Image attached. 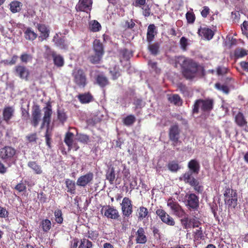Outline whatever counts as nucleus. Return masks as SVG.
<instances>
[{
	"mask_svg": "<svg viewBox=\"0 0 248 248\" xmlns=\"http://www.w3.org/2000/svg\"><path fill=\"white\" fill-rule=\"evenodd\" d=\"M178 59L181 62L182 75L186 79L192 80L202 69L198 62L191 58L180 57Z\"/></svg>",
	"mask_w": 248,
	"mask_h": 248,
	"instance_id": "obj_1",
	"label": "nucleus"
},
{
	"mask_svg": "<svg viewBox=\"0 0 248 248\" xmlns=\"http://www.w3.org/2000/svg\"><path fill=\"white\" fill-rule=\"evenodd\" d=\"M214 103V100L211 98L197 99L195 101L193 105L192 113L198 114L199 112L200 108L202 111L209 112L213 108Z\"/></svg>",
	"mask_w": 248,
	"mask_h": 248,
	"instance_id": "obj_2",
	"label": "nucleus"
},
{
	"mask_svg": "<svg viewBox=\"0 0 248 248\" xmlns=\"http://www.w3.org/2000/svg\"><path fill=\"white\" fill-rule=\"evenodd\" d=\"M72 76L73 81L78 88L84 89L87 85L88 81L86 74L81 68L73 70Z\"/></svg>",
	"mask_w": 248,
	"mask_h": 248,
	"instance_id": "obj_3",
	"label": "nucleus"
},
{
	"mask_svg": "<svg viewBox=\"0 0 248 248\" xmlns=\"http://www.w3.org/2000/svg\"><path fill=\"white\" fill-rule=\"evenodd\" d=\"M16 150L10 146H5L0 149V158L6 163L9 167L15 162L14 156Z\"/></svg>",
	"mask_w": 248,
	"mask_h": 248,
	"instance_id": "obj_4",
	"label": "nucleus"
},
{
	"mask_svg": "<svg viewBox=\"0 0 248 248\" xmlns=\"http://www.w3.org/2000/svg\"><path fill=\"white\" fill-rule=\"evenodd\" d=\"M224 202L229 207L235 208L237 205V193L235 190L227 187L224 193Z\"/></svg>",
	"mask_w": 248,
	"mask_h": 248,
	"instance_id": "obj_5",
	"label": "nucleus"
},
{
	"mask_svg": "<svg viewBox=\"0 0 248 248\" xmlns=\"http://www.w3.org/2000/svg\"><path fill=\"white\" fill-rule=\"evenodd\" d=\"M181 130L177 124L172 125L169 130V138L173 146H176L181 143L179 140Z\"/></svg>",
	"mask_w": 248,
	"mask_h": 248,
	"instance_id": "obj_6",
	"label": "nucleus"
},
{
	"mask_svg": "<svg viewBox=\"0 0 248 248\" xmlns=\"http://www.w3.org/2000/svg\"><path fill=\"white\" fill-rule=\"evenodd\" d=\"M181 223L184 229L199 228L202 224L199 218L194 216L189 218L186 215L184 218L180 219Z\"/></svg>",
	"mask_w": 248,
	"mask_h": 248,
	"instance_id": "obj_7",
	"label": "nucleus"
},
{
	"mask_svg": "<svg viewBox=\"0 0 248 248\" xmlns=\"http://www.w3.org/2000/svg\"><path fill=\"white\" fill-rule=\"evenodd\" d=\"M43 109L44 114L40 126V129H42L45 126H46V130H49L51 118L52 114V106L51 104L49 103L47 104L46 106Z\"/></svg>",
	"mask_w": 248,
	"mask_h": 248,
	"instance_id": "obj_8",
	"label": "nucleus"
},
{
	"mask_svg": "<svg viewBox=\"0 0 248 248\" xmlns=\"http://www.w3.org/2000/svg\"><path fill=\"white\" fill-rule=\"evenodd\" d=\"M186 205L190 210H197L199 207V197L194 193L186 194Z\"/></svg>",
	"mask_w": 248,
	"mask_h": 248,
	"instance_id": "obj_9",
	"label": "nucleus"
},
{
	"mask_svg": "<svg viewBox=\"0 0 248 248\" xmlns=\"http://www.w3.org/2000/svg\"><path fill=\"white\" fill-rule=\"evenodd\" d=\"M94 175L92 172L89 171L86 174L78 178L76 184L78 186L85 187L93 184Z\"/></svg>",
	"mask_w": 248,
	"mask_h": 248,
	"instance_id": "obj_10",
	"label": "nucleus"
},
{
	"mask_svg": "<svg viewBox=\"0 0 248 248\" xmlns=\"http://www.w3.org/2000/svg\"><path fill=\"white\" fill-rule=\"evenodd\" d=\"M123 216L129 217L133 212L132 201L129 198L124 197L121 204Z\"/></svg>",
	"mask_w": 248,
	"mask_h": 248,
	"instance_id": "obj_11",
	"label": "nucleus"
},
{
	"mask_svg": "<svg viewBox=\"0 0 248 248\" xmlns=\"http://www.w3.org/2000/svg\"><path fill=\"white\" fill-rule=\"evenodd\" d=\"M156 214L159 217L161 220L164 223L169 226H174L175 221L166 212L162 209H158L156 210Z\"/></svg>",
	"mask_w": 248,
	"mask_h": 248,
	"instance_id": "obj_12",
	"label": "nucleus"
},
{
	"mask_svg": "<svg viewBox=\"0 0 248 248\" xmlns=\"http://www.w3.org/2000/svg\"><path fill=\"white\" fill-rule=\"evenodd\" d=\"M41 110L39 106H33L31 111V118L30 120L31 125L34 127H36L41 120Z\"/></svg>",
	"mask_w": 248,
	"mask_h": 248,
	"instance_id": "obj_13",
	"label": "nucleus"
},
{
	"mask_svg": "<svg viewBox=\"0 0 248 248\" xmlns=\"http://www.w3.org/2000/svg\"><path fill=\"white\" fill-rule=\"evenodd\" d=\"M92 0H79L76 6V10L78 12L90 13L92 8Z\"/></svg>",
	"mask_w": 248,
	"mask_h": 248,
	"instance_id": "obj_14",
	"label": "nucleus"
},
{
	"mask_svg": "<svg viewBox=\"0 0 248 248\" xmlns=\"http://www.w3.org/2000/svg\"><path fill=\"white\" fill-rule=\"evenodd\" d=\"M15 75L19 77L21 79L28 80L30 75L29 69L25 66L22 65H17L15 67Z\"/></svg>",
	"mask_w": 248,
	"mask_h": 248,
	"instance_id": "obj_15",
	"label": "nucleus"
},
{
	"mask_svg": "<svg viewBox=\"0 0 248 248\" xmlns=\"http://www.w3.org/2000/svg\"><path fill=\"white\" fill-rule=\"evenodd\" d=\"M15 108L12 106L4 108L2 111V119L7 124H10L11 119L14 117Z\"/></svg>",
	"mask_w": 248,
	"mask_h": 248,
	"instance_id": "obj_16",
	"label": "nucleus"
},
{
	"mask_svg": "<svg viewBox=\"0 0 248 248\" xmlns=\"http://www.w3.org/2000/svg\"><path fill=\"white\" fill-rule=\"evenodd\" d=\"M136 216L138 221H141L144 220H148V218L150 217V214L147 208L141 206L137 210Z\"/></svg>",
	"mask_w": 248,
	"mask_h": 248,
	"instance_id": "obj_17",
	"label": "nucleus"
},
{
	"mask_svg": "<svg viewBox=\"0 0 248 248\" xmlns=\"http://www.w3.org/2000/svg\"><path fill=\"white\" fill-rule=\"evenodd\" d=\"M36 28L40 32L39 38L41 40H46L49 37L50 30L46 25L44 24L38 23Z\"/></svg>",
	"mask_w": 248,
	"mask_h": 248,
	"instance_id": "obj_18",
	"label": "nucleus"
},
{
	"mask_svg": "<svg viewBox=\"0 0 248 248\" xmlns=\"http://www.w3.org/2000/svg\"><path fill=\"white\" fill-rule=\"evenodd\" d=\"M104 216L108 218L118 219L120 217L119 212L113 207L108 206L105 210Z\"/></svg>",
	"mask_w": 248,
	"mask_h": 248,
	"instance_id": "obj_19",
	"label": "nucleus"
},
{
	"mask_svg": "<svg viewBox=\"0 0 248 248\" xmlns=\"http://www.w3.org/2000/svg\"><path fill=\"white\" fill-rule=\"evenodd\" d=\"M198 33L205 39L210 40L214 35V31L210 29L207 27H201L198 31Z\"/></svg>",
	"mask_w": 248,
	"mask_h": 248,
	"instance_id": "obj_20",
	"label": "nucleus"
},
{
	"mask_svg": "<svg viewBox=\"0 0 248 248\" xmlns=\"http://www.w3.org/2000/svg\"><path fill=\"white\" fill-rule=\"evenodd\" d=\"M136 242L137 244H144L147 242V236L144 230L140 227L136 232Z\"/></svg>",
	"mask_w": 248,
	"mask_h": 248,
	"instance_id": "obj_21",
	"label": "nucleus"
},
{
	"mask_svg": "<svg viewBox=\"0 0 248 248\" xmlns=\"http://www.w3.org/2000/svg\"><path fill=\"white\" fill-rule=\"evenodd\" d=\"M77 98L80 103L83 104H88L92 102L94 99L93 95L89 92L79 93L77 95Z\"/></svg>",
	"mask_w": 248,
	"mask_h": 248,
	"instance_id": "obj_22",
	"label": "nucleus"
},
{
	"mask_svg": "<svg viewBox=\"0 0 248 248\" xmlns=\"http://www.w3.org/2000/svg\"><path fill=\"white\" fill-rule=\"evenodd\" d=\"M188 168L189 171L192 173L198 174L199 173L200 165L199 162L196 159H191L188 163Z\"/></svg>",
	"mask_w": 248,
	"mask_h": 248,
	"instance_id": "obj_23",
	"label": "nucleus"
},
{
	"mask_svg": "<svg viewBox=\"0 0 248 248\" xmlns=\"http://www.w3.org/2000/svg\"><path fill=\"white\" fill-rule=\"evenodd\" d=\"M155 30L156 27L154 24H150L148 27L147 32V41L149 43H151L154 40L155 36L157 33Z\"/></svg>",
	"mask_w": 248,
	"mask_h": 248,
	"instance_id": "obj_24",
	"label": "nucleus"
},
{
	"mask_svg": "<svg viewBox=\"0 0 248 248\" xmlns=\"http://www.w3.org/2000/svg\"><path fill=\"white\" fill-rule=\"evenodd\" d=\"M37 34L30 27L26 28L24 31V37L27 40L33 41L37 38Z\"/></svg>",
	"mask_w": 248,
	"mask_h": 248,
	"instance_id": "obj_25",
	"label": "nucleus"
},
{
	"mask_svg": "<svg viewBox=\"0 0 248 248\" xmlns=\"http://www.w3.org/2000/svg\"><path fill=\"white\" fill-rule=\"evenodd\" d=\"M235 122L240 127H243L247 124V121L244 114L239 112L235 117Z\"/></svg>",
	"mask_w": 248,
	"mask_h": 248,
	"instance_id": "obj_26",
	"label": "nucleus"
},
{
	"mask_svg": "<svg viewBox=\"0 0 248 248\" xmlns=\"http://www.w3.org/2000/svg\"><path fill=\"white\" fill-rule=\"evenodd\" d=\"M93 50L94 53L104 55V50L102 43L98 39H95L93 43Z\"/></svg>",
	"mask_w": 248,
	"mask_h": 248,
	"instance_id": "obj_27",
	"label": "nucleus"
},
{
	"mask_svg": "<svg viewBox=\"0 0 248 248\" xmlns=\"http://www.w3.org/2000/svg\"><path fill=\"white\" fill-rule=\"evenodd\" d=\"M168 100L170 103H173L176 106H182L183 104L182 99L177 94H173L172 95L168 96Z\"/></svg>",
	"mask_w": 248,
	"mask_h": 248,
	"instance_id": "obj_28",
	"label": "nucleus"
},
{
	"mask_svg": "<svg viewBox=\"0 0 248 248\" xmlns=\"http://www.w3.org/2000/svg\"><path fill=\"white\" fill-rule=\"evenodd\" d=\"M96 81L98 85L102 88H104L109 84L108 78L103 75H97Z\"/></svg>",
	"mask_w": 248,
	"mask_h": 248,
	"instance_id": "obj_29",
	"label": "nucleus"
},
{
	"mask_svg": "<svg viewBox=\"0 0 248 248\" xmlns=\"http://www.w3.org/2000/svg\"><path fill=\"white\" fill-rule=\"evenodd\" d=\"M193 173L190 171H187L183 175V181L185 183L188 184L190 186L197 180L193 176Z\"/></svg>",
	"mask_w": 248,
	"mask_h": 248,
	"instance_id": "obj_30",
	"label": "nucleus"
},
{
	"mask_svg": "<svg viewBox=\"0 0 248 248\" xmlns=\"http://www.w3.org/2000/svg\"><path fill=\"white\" fill-rule=\"evenodd\" d=\"M52 57L53 59L54 64L57 67H62L64 65V59L60 55L57 54L55 52H52Z\"/></svg>",
	"mask_w": 248,
	"mask_h": 248,
	"instance_id": "obj_31",
	"label": "nucleus"
},
{
	"mask_svg": "<svg viewBox=\"0 0 248 248\" xmlns=\"http://www.w3.org/2000/svg\"><path fill=\"white\" fill-rule=\"evenodd\" d=\"M28 166L36 174H41L43 172L41 167L36 161H29L28 163Z\"/></svg>",
	"mask_w": 248,
	"mask_h": 248,
	"instance_id": "obj_32",
	"label": "nucleus"
},
{
	"mask_svg": "<svg viewBox=\"0 0 248 248\" xmlns=\"http://www.w3.org/2000/svg\"><path fill=\"white\" fill-rule=\"evenodd\" d=\"M193 236L194 241H199L204 239V235L201 227L200 226L198 229L193 231Z\"/></svg>",
	"mask_w": 248,
	"mask_h": 248,
	"instance_id": "obj_33",
	"label": "nucleus"
},
{
	"mask_svg": "<svg viewBox=\"0 0 248 248\" xmlns=\"http://www.w3.org/2000/svg\"><path fill=\"white\" fill-rule=\"evenodd\" d=\"M65 184L67 188V192L71 194H75L76 192V184L75 181L67 179L65 180Z\"/></svg>",
	"mask_w": 248,
	"mask_h": 248,
	"instance_id": "obj_34",
	"label": "nucleus"
},
{
	"mask_svg": "<svg viewBox=\"0 0 248 248\" xmlns=\"http://www.w3.org/2000/svg\"><path fill=\"white\" fill-rule=\"evenodd\" d=\"M106 179L109 181L110 184L114 183L115 180V173L114 167L109 168L107 171L106 174Z\"/></svg>",
	"mask_w": 248,
	"mask_h": 248,
	"instance_id": "obj_35",
	"label": "nucleus"
},
{
	"mask_svg": "<svg viewBox=\"0 0 248 248\" xmlns=\"http://www.w3.org/2000/svg\"><path fill=\"white\" fill-rule=\"evenodd\" d=\"M40 226L44 232H48L51 228V222L48 219L42 220Z\"/></svg>",
	"mask_w": 248,
	"mask_h": 248,
	"instance_id": "obj_36",
	"label": "nucleus"
},
{
	"mask_svg": "<svg viewBox=\"0 0 248 248\" xmlns=\"http://www.w3.org/2000/svg\"><path fill=\"white\" fill-rule=\"evenodd\" d=\"M168 168L171 172H177L181 167L177 161L173 160L170 161L168 164Z\"/></svg>",
	"mask_w": 248,
	"mask_h": 248,
	"instance_id": "obj_37",
	"label": "nucleus"
},
{
	"mask_svg": "<svg viewBox=\"0 0 248 248\" xmlns=\"http://www.w3.org/2000/svg\"><path fill=\"white\" fill-rule=\"evenodd\" d=\"M22 3L18 1H12L10 4V10L13 13H16L20 11Z\"/></svg>",
	"mask_w": 248,
	"mask_h": 248,
	"instance_id": "obj_38",
	"label": "nucleus"
},
{
	"mask_svg": "<svg viewBox=\"0 0 248 248\" xmlns=\"http://www.w3.org/2000/svg\"><path fill=\"white\" fill-rule=\"evenodd\" d=\"M74 134L70 131L66 133L64 138V142L68 147H70L71 143L74 142Z\"/></svg>",
	"mask_w": 248,
	"mask_h": 248,
	"instance_id": "obj_39",
	"label": "nucleus"
},
{
	"mask_svg": "<svg viewBox=\"0 0 248 248\" xmlns=\"http://www.w3.org/2000/svg\"><path fill=\"white\" fill-rule=\"evenodd\" d=\"M103 55L94 53V54L91 55L89 57V61L93 64L99 63L103 57Z\"/></svg>",
	"mask_w": 248,
	"mask_h": 248,
	"instance_id": "obj_40",
	"label": "nucleus"
},
{
	"mask_svg": "<svg viewBox=\"0 0 248 248\" xmlns=\"http://www.w3.org/2000/svg\"><path fill=\"white\" fill-rule=\"evenodd\" d=\"M89 29L93 32H97L101 30V26L97 21L94 20L90 22Z\"/></svg>",
	"mask_w": 248,
	"mask_h": 248,
	"instance_id": "obj_41",
	"label": "nucleus"
},
{
	"mask_svg": "<svg viewBox=\"0 0 248 248\" xmlns=\"http://www.w3.org/2000/svg\"><path fill=\"white\" fill-rule=\"evenodd\" d=\"M248 54V50L242 48H237L234 51V55L236 58H242Z\"/></svg>",
	"mask_w": 248,
	"mask_h": 248,
	"instance_id": "obj_42",
	"label": "nucleus"
},
{
	"mask_svg": "<svg viewBox=\"0 0 248 248\" xmlns=\"http://www.w3.org/2000/svg\"><path fill=\"white\" fill-rule=\"evenodd\" d=\"M167 206L170 207L173 212L181 206L178 202L172 200V198L168 199L167 201Z\"/></svg>",
	"mask_w": 248,
	"mask_h": 248,
	"instance_id": "obj_43",
	"label": "nucleus"
},
{
	"mask_svg": "<svg viewBox=\"0 0 248 248\" xmlns=\"http://www.w3.org/2000/svg\"><path fill=\"white\" fill-rule=\"evenodd\" d=\"M55 220L58 224H61L63 222V218L62 213L61 209H58L54 211Z\"/></svg>",
	"mask_w": 248,
	"mask_h": 248,
	"instance_id": "obj_44",
	"label": "nucleus"
},
{
	"mask_svg": "<svg viewBox=\"0 0 248 248\" xmlns=\"http://www.w3.org/2000/svg\"><path fill=\"white\" fill-rule=\"evenodd\" d=\"M27 184L29 185L28 182L26 180H25L24 182L21 181L16 186L15 189L19 192L25 191L27 189Z\"/></svg>",
	"mask_w": 248,
	"mask_h": 248,
	"instance_id": "obj_45",
	"label": "nucleus"
},
{
	"mask_svg": "<svg viewBox=\"0 0 248 248\" xmlns=\"http://www.w3.org/2000/svg\"><path fill=\"white\" fill-rule=\"evenodd\" d=\"M136 121V118L133 115H129L123 119V123L126 126L132 125Z\"/></svg>",
	"mask_w": 248,
	"mask_h": 248,
	"instance_id": "obj_46",
	"label": "nucleus"
},
{
	"mask_svg": "<svg viewBox=\"0 0 248 248\" xmlns=\"http://www.w3.org/2000/svg\"><path fill=\"white\" fill-rule=\"evenodd\" d=\"M186 17L187 23L189 24H193L195 22L196 16L192 9H191L190 11L186 13Z\"/></svg>",
	"mask_w": 248,
	"mask_h": 248,
	"instance_id": "obj_47",
	"label": "nucleus"
},
{
	"mask_svg": "<svg viewBox=\"0 0 248 248\" xmlns=\"http://www.w3.org/2000/svg\"><path fill=\"white\" fill-rule=\"evenodd\" d=\"M148 48L152 54L156 55L159 52V45L158 43L151 44L149 46Z\"/></svg>",
	"mask_w": 248,
	"mask_h": 248,
	"instance_id": "obj_48",
	"label": "nucleus"
},
{
	"mask_svg": "<svg viewBox=\"0 0 248 248\" xmlns=\"http://www.w3.org/2000/svg\"><path fill=\"white\" fill-rule=\"evenodd\" d=\"M190 186L193 187L194 190L198 193H202L203 189V186L200 184L197 179Z\"/></svg>",
	"mask_w": 248,
	"mask_h": 248,
	"instance_id": "obj_49",
	"label": "nucleus"
},
{
	"mask_svg": "<svg viewBox=\"0 0 248 248\" xmlns=\"http://www.w3.org/2000/svg\"><path fill=\"white\" fill-rule=\"evenodd\" d=\"M58 119L60 122L63 124L66 122L67 117L65 112L62 109H58L57 110Z\"/></svg>",
	"mask_w": 248,
	"mask_h": 248,
	"instance_id": "obj_50",
	"label": "nucleus"
},
{
	"mask_svg": "<svg viewBox=\"0 0 248 248\" xmlns=\"http://www.w3.org/2000/svg\"><path fill=\"white\" fill-rule=\"evenodd\" d=\"M215 87L218 90L222 91L226 94L229 93L230 90L229 87L225 85H221L220 83L217 82L215 84Z\"/></svg>",
	"mask_w": 248,
	"mask_h": 248,
	"instance_id": "obj_51",
	"label": "nucleus"
},
{
	"mask_svg": "<svg viewBox=\"0 0 248 248\" xmlns=\"http://www.w3.org/2000/svg\"><path fill=\"white\" fill-rule=\"evenodd\" d=\"M78 140L83 144H88L90 141V137L87 135L79 134L78 137Z\"/></svg>",
	"mask_w": 248,
	"mask_h": 248,
	"instance_id": "obj_52",
	"label": "nucleus"
},
{
	"mask_svg": "<svg viewBox=\"0 0 248 248\" xmlns=\"http://www.w3.org/2000/svg\"><path fill=\"white\" fill-rule=\"evenodd\" d=\"M32 57L31 54L27 53H22L20 56V59L22 62L27 63L28 62L31 61Z\"/></svg>",
	"mask_w": 248,
	"mask_h": 248,
	"instance_id": "obj_53",
	"label": "nucleus"
},
{
	"mask_svg": "<svg viewBox=\"0 0 248 248\" xmlns=\"http://www.w3.org/2000/svg\"><path fill=\"white\" fill-rule=\"evenodd\" d=\"M173 213L174 215L178 217H184L186 215V212L182 208L181 206L177 208V209L175 210V211H174Z\"/></svg>",
	"mask_w": 248,
	"mask_h": 248,
	"instance_id": "obj_54",
	"label": "nucleus"
},
{
	"mask_svg": "<svg viewBox=\"0 0 248 248\" xmlns=\"http://www.w3.org/2000/svg\"><path fill=\"white\" fill-rule=\"evenodd\" d=\"M173 213L174 215L178 217H184L186 215V212L182 208L181 206L177 208V209L175 210V211H174Z\"/></svg>",
	"mask_w": 248,
	"mask_h": 248,
	"instance_id": "obj_55",
	"label": "nucleus"
},
{
	"mask_svg": "<svg viewBox=\"0 0 248 248\" xmlns=\"http://www.w3.org/2000/svg\"><path fill=\"white\" fill-rule=\"evenodd\" d=\"M51 132L50 130H46L45 133V139L46 145L49 147L51 148Z\"/></svg>",
	"mask_w": 248,
	"mask_h": 248,
	"instance_id": "obj_56",
	"label": "nucleus"
},
{
	"mask_svg": "<svg viewBox=\"0 0 248 248\" xmlns=\"http://www.w3.org/2000/svg\"><path fill=\"white\" fill-rule=\"evenodd\" d=\"M178 88L181 93L185 95H187L188 94V90L187 87L186 85L183 83H179L178 85Z\"/></svg>",
	"mask_w": 248,
	"mask_h": 248,
	"instance_id": "obj_57",
	"label": "nucleus"
},
{
	"mask_svg": "<svg viewBox=\"0 0 248 248\" xmlns=\"http://www.w3.org/2000/svg\"><path fill=\"white\" fill-rule=\"evenodd\" d=\"M142 14L145 17H148L151 15V7L148 4L143 5Z\"/></svg>",
	"mask_w": 248,
	"mask_h": 248,
	"instance_id": "obj_58",
	"label": "nucleus"
},
{
	"mask_svg": "<svg viewBox=\"0 0 248 248\" xmlns=\"http://www.w3.org/2000/svg\"><path fill=\"white\" fill-rule=\"evenodd\" d=\"M180 44L181 48L183 50H186L188 45L187 39L185 37H182L180 40Z\"/></svg>",
	"mask_w": 248,
	"mask_h": 248,
	"instance_id": "obj_59",
	"label": "nucleus"
},
{
	"mask_svg": "<svg viewBox=\"0 0 248 248\" xmlns=\"http://www.w3.org/2000/svg\"><path fill=\"white\" fill-rule=\"evenodd\" d=\"M17 59H18V56L16 55H14L13 56V57L10 61L4 60L3 61V62L5 64L12 65H14V64H16V61L17 60Z\"/></svg>",
	"mask_w": 248,
	"mask_h": 248,
	"instance_id": "obj_60",
	"label": "nucleus"
},
{
	"mask_svg": "<svg viewBox=\"0 0 248 248\" xmlns=\"http://www.w3.org/2000/svg\"><path fill=\"white\" fill-rule=\"evenodd\" d=\"M88 237L92 240H95L99 236V233L96 231H89Z\"/></svg>",
	"mask_w": 248,
	"mask_h": 248,
	"instance_id": "obj_61",
	"label": "nucleus"
},
{
	"mask_svg": "<svg viewBox=\"0 0 248 248\" xmlns=\"http://www.w3.org/2000/svg\"><path fill=\"white\" fill-rule=\"evenodd\" d=\"M228 69L225 67L219 66L217 68V73L218 75H223L228 72Z\"/></svg>",
	"mask_w": 248,
	"mask_h": 248,
	"instance_id": "obj_62",
	"label": "nucleus"
},
{
	"mask_svg": "<svg viewBox=\"0 0 248 248\" xmlns=\"http://www.w3.org/2000/svg\"><path fill=\"white\" fill-rule=\"evenodd\" d=\"M134 104L135 105L136 108H141L144 106L145 103L141 99L137 98L135 99Z\"/></svg>",
	"mask_w": 248,
	"mask_h": 248,
	"instance_id": "obj_63",
	"label": "nucleus"
},
{
	"mask_svg": "<svg viewBox=\"0 0 248 248\" xmlns=\"http://www.w3.org/2000/svg\"><path fill=\"white\" fill-rule=\"evenodd\" d=\"M38 199L39 202L42 203H44L46 202V196L43 192H41L38 194Z\"/></svg>",
	"mask_w": 248,
	"mask_h": 248,
	"instance_id": "obj_64",
	"label": "nucleus"
}]
</instances>
